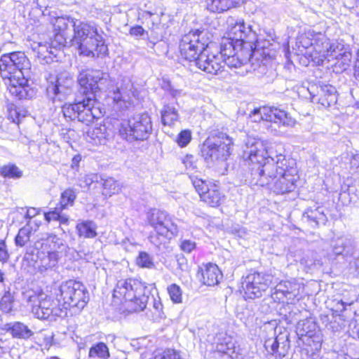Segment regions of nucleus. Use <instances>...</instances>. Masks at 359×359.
Masks as SVG:
<instances>
[{"label":"nucleus","instance_id":"obj_59","mask_svg":"<svg viewBox=\"0 0 359 359\" xmlns=\"http://www.w3.org/2000/svg\"><path fill=\"white\" fill-rule=\"evenodd\" d=\"M182 163L188 170H194L196 168L193 155L187 154L182 159Z\"/></svg>","mask_w":359,"mask_h":359},{"label":"nucleus","instance_id":"obj_36","mask_svg":"<svg viewBox=\"0 0 359 359\" xmlns=\"http://www.w3.org/2000/svg\"><path fill=\"white\" fill-rule=\"evenodd\" d=\"M76 229L79 237L86 238H93L97 236V225L92 221H83L79 223Z\"/></svg>","mask_w":359,"mask_h":359},{"label":"nucleus","instance_id":"obj_45","mask_svg":"<svg viewBox=\"0 0 359 359\" xmlns=\"http://www.w3.org/2000/svg\"><path fill=\"white\" fill-rule=\"evenodd\" d=\"M136 264L142 268L153 269L154 263L152 257L146 252H140L136 258Z\"/></svg>","mask_w":359,"mask_h":359},{"label":"nucleus","instance_id":"obj_62","mask_svg":"<svg viewBox=\"0 0 359 359\" xmlns=\"http://www.w3.org/2000/svg\"><path fill=\"white\" fill-rule=\"evenodd\" d=\"M354 76L356 79L359 80V49L356 53V58L354 65Z\"/></svg>","mask_w":359,"mask_h":359},{"label":"nucleus","instance_id":"obj_9","mask_svg":"<svg viewBox=\"0 0 359 359\" xmlns=\"http://www.w3.org/2000/svg\"><path fill=\"white\" fill-rule=\"evenodd\" d=\"M31 66L24 52L5 53L0 57V75L4 80L12 76H30Z\"/></svg>","mask_w":359,"mask_h":359},{"label":"nucleus","instance_id":"obj_8","mask_svg":"<svg viewBox=\"0 0 359 359\" xmlns=\"http://www.w3.org/2000/svg\"><path fill=\"white\" fill-rule=\"evenodd\" d=\"M232 143L226 134L217 132L201 146V154L207 161H224L231 155Z\"/></svg>","mask_w":359,"mask_h":359},{"label":"nucleus","instance_id":"obj_3","mask_svg":"<svg viewBox=\"0 0 359 359\" xmlns=\"http://www.w3.org/2000/svg\"><path fill=\"white\" fill-rule=\"evenodd\" d=\"M62 111L65 118L77 120L86 125L102 118L105 114L104 108L96 100L93 93L81 97L77 95L74 102L65 104Z\"/></svg>","mask_w":359,"mask_h":359},{"label":"nucleus","instance_id":"obj_42","mask_svg":"<svg viewBox=\"0 0 359 359\" xmlns=\"http://www.w3.org/2000/svg\"><path fill=\"white\" fill-rule=\"evenodd\" d=\"M104 194L111 196L118 194L121 191L120 184L112 177L104 180Z\"/></svg>","mask_w":359,"mask_h":359},{"label":"nucleus","instance_id":"obj_14","mask_svg":"<svg viewBox=\"0 0 359 359\" xmlns=\"http://www.w3.org/2000/svg\"><path fill=\"white\" fill-rule=\"evenodd\" d=\"M247 33L248 41L237 50L236 54L222 59V69L225 65L231 68H237L246 64L252 57L253 54L261 48L256 32L253 30H247Z\"/></svg>","mask_w":359,"mask_h":359},{"label":"nucleus","instance_id":"obj_32","mask_svg":"<svg viewBox=\"0 0 359 359\" xmlns=\"http://www.w3.org/2000/svg\"><path fill=\"white\" fill-rule=\"evenodd\" d=\"M317 324L312 318H307L298 322L297 333L300 337L312 338L317 331Z\"/></svg>","mask_w":359,"mask_h":359},{"label":"nucleus","instance_id":"obj_57","mask_svg":"<svg viewBox=\"0 0 359 359\" xmlns=\"http://www.w3.org/2000/svg\"><path fill=\"white\" fill-rule=\"evenodd\" d=\"M37 53L38 57L43 59L50 57V55H53L50 53V45L48 46L46 45L39 44Z\"/></svg>","mask_w":359,"mask_h":359},{"label":"nucleus","instance_id":"obj_41","mask_svg":"<svg viewBox=\"0 0 359 359\" xmlns=\"http://www.w3.org/2000/svg\"><path fill=\"white\" fill-rule=\"evenodd\" d=\"M179 118L177 111L175 107L165 105L161 110V121L163 125L172 126Z\"/></svg>","mask_w":359,"mask_h":359},{"label":"nucleus","instance_id":"obj_18","mask_svg":"<svg viewBox=\"0 0 359 359\" xmlns=\"http://www.w3.org/2000/svg\"><path fill=\"white\" fill-rule=\"evenodd\" d=\"M30 76H12L6 78V84L11 95L18 100L31 99L36 95L34 88L28 85Z\"/></svg>","mask_w":359,"mask_h":359},{"label":"nucleus","instance_id":"obj_10","mask_svg":"<svg viewBox=\"0 0 359 359\" xmlns=\"http://www.w3.org/2000/svg\"><path fill=\"white\" fill-rule=\"evenodd\" d=\"M209 43V33L206 30H192L182 37L180 43V54L185 60L193 63Z\"/></svg>","mask_w":359,"mask_h":359},{"label":"nucleus","instance_id":"obj_12","mask_svg":"<svg viewBox=\"0 0 359 359\" xmlns=\"http://www.w3.org/2000/svg\"><path fill=\"white\" fill-rule=\"evenodd\" d=\"M273 276L270 274L252 272L243 277L241 287L245 299H254L262 297L263 293L272 283Z\"/></svg>","mask_w":359,"mask_h":359},{"label":"nucleus","instance_id":"obj_7","mask_svg":"<svg viewBox=\"0 0 359 359\" xmlns=\"http://www.w3.org/2000/svg\"><path fill=\"white\" fill-rule=\"evenodd\" d=\"M152 121L147 113L134 115L127 122L121 124L119 129L121 137L128 142L144 141L152 133Z\"/></svg>","mask_w":359,"mask_h":359},{"label":"nucleus","instance_id":"obj_21","mask_svg":"<svg viewBox=\"0 0 359 359\" xmlns=\"http://www.w3.org/2000/svg\"><path fill=\"white\" fill-rule=\"evenodd\" d=\"M264 347L273 359H283L287 355L290 347L289 336L283 333L276 337L269 338L264 341Z\"/></svg>","mask_w":359,"mask_h":359},{"label":"nucleus","instance_id":"obj_34","mask_svg":"<svg viewBox=\"0 0 359 359\" xmlns=\"http://www.w3.org/2000/svg\"><path fill=\"white\" fill-rule=\"evenodd\" d=\"M37 259L40 261L41 266L46 269L55 266L57 263L58 254L55 251L38 250L36 252Z\"/></svg>","mask_w":359,"mask_h":359},{"label":"nucleus","instance_id":"obj_11","mask_svg":"<svg viewBox=\"0 0 359 359\" xmlns=\"http://www.w3.org/2000/svg\"><path fill=\"white\" fill-rule=\"evenodd\" d=\"M31 313L38 319L54 321L58 317L66 314L58 304L47 295L39 294L30 296Z\"/></svg>","mask_w":359,"mask_h":359},{"label":"nucleus","instance_id":"obj_55","mask_svg":"<svg viewBox=\"0 0 359 359\" xmlns=\"http://www.w3.org/2000/svg\"><path fill=\"white\" fill-rule=\"evenodd\" d=\"M152 302H153V308L155 310V313L158 317L162 318L163 315V304L161 303L160 297L155 298L151 297Z\"/></svg>","mask_w":359,"mask_h":359},{"label":"nucleus","instance_id":"obj_38","mask_svg":"<svg viewBox=\"0 0 359 359\" xmlns=\"http://www.w3.org/2000/svg\"><path fill=\"white\" fill-rule=\"evenodd\" d=\"M177 236V233H171V232L163 233L157 232L151 233L149 238L150 242L155 245L159 250L163 251L165 248L167 241L172 238Z\"/></svg>","mask_w":359,"mask_h":359},{"label":"nucleus","instance_id":"obj_44","mask_svg":"<svg viewBox=\"0 0 359 359\" xmlns=\"http://www.w3.org/2000/svg\"><path fill=\"white\" fill-rule=\"evenodd\" d=\"M14 297L9 290L5 292L0 300V309L6 313H10L13 307Z\"/></svg>","mask_w":359,"mask_h":359},{"label":"nucleus","instance_id":"obj_39","mask_svg":"<svg viewBox=\"0 0 359 359\" xmlns=\"http://www.w3.org/2000/svg\"><path fill=\"white\" fill-rule=\"evenodd\" d=\"M233 6V0H208L207 9L212 13H223Z\"/></svg>","mask_w":359,"mask_h":359},{"label":"nucleus","instance_id":"obj_27","mask_svg":"<svg viewBox=\"0 0 359 359\" xmlns=\"http://www.w3.org/2000/svg\"><path fill=\"white\" fill-rule=\"evenodd\" d=\"M318 102L325 107H328L337 102V95L335 87L331 85L320 86L318 91Z\"/></svg>","mask_w":359,"mask_h":359},{"label":"nucleus","instance_id":"obj_50","mask_svg":"<svg viewBox=\"0 0 359 359\" xmlns=\"http://www.w3.org/2000/svg\"><path fill=\"white\" fill-rule=\"evenodd\" d=\"M29 241V231L25 228L19 230L15 238L16 245L22 247Z\"/></svg>","mask_w":359,"mask_h":359},{"label":"nucleus","instance_id":"obj_47","mask_svg":"<svg viewBox=\"0 0 359 359\" xmlns=\"http://www.w3.org/2000/svg\"><path fill=\"white\" fill-rule=\"evenodd\" d=\"M348 47H345L343 44L340 43H331V46L327 54V60L335 59L336 60L342 55L345 50H348Z\"/></svg>","mask_w":359,"mask_h":359},{"label":"nucleus","instance_id":"obj_20","mask_svg":"<svg viewBox=\"0 0 359 359\" xmlns=\"http://www.w3.org/2000/svg\"><path fill=\"white\" fill-rule=\"evenodd\" d=\"M330 46V40L324 34H316L312 50H306L305 57L317 65H321L327 57Z\"/></svg>","mask_w":359,"mask_h":359},{"label":"nucleus","instance_id":"obj_17","mask_svg":"<svg viewBox=\"0 0 359 359\" xmlns=\"http://www.w3.org/2000/svg\"><path fill=\"white\" fill-rule=\"evenodd\" d=\"M149 224L157 232L178 233V226L172 217L166 212L154 209L147 215Z\"/></svg>","mask_w":359,"mask_h":359},{"label":"nucleus","instance_id":"obj_31","mask_svg":"<svg viewBox=\"0 0 359 359\" xmlns=\"http://www.w3.org/2000/svg\"><path fill=\"white\" fill-rule=\"evenodd\" d=\"M315 34L310 31L299 34L296 40L295 46L298 50V54L305 56L306 50H311L314 43Z\"/></svg>","mask_w":359,"mask_h":359},{"label":"nucleus","instance_id":"obj_22","mask_svg":"<svg viewBox=\"0 0 359 359\" xmlns=\"http://www.w3.org/2000/svg\"><path fill=\"white\" fill-rule=\"evenodd\" d=\"M63 83L62 79L58 77L56 79L55 83H50L47 86L46 94L53 103L62 102L71 94L72 79H67L65 83Z\"/></svg>","mask_w":359,"mask_h":359},{"label":"nucleus","instance_id":"obj_24","mask_svg":"<svg viewBox=\"0 0 359 359\" xmlns=\"http://www.w3.org/2000/svg\"><path fill=\"white\" fill-rule=\"evenodd\" d=\"M201 278L200 280L204 285L215 286L222 278V273L216 264L209 263L201 269Z\"/></svg>","mask_w":359,"mask_h":359},{"label":"nucleus","instance_id":"obj_61","mask_svg":"<svg viewBox=\"0 0 359 359\" xmlns=\"http://www.w3.org/2000/svg\"><path fill=\"white\" fill-rule=\"evenodd\" d=\"M96 135L100 138H107L109 135L107 134V128L105 126H100L95 129Z\"/></svg>","mask_w":359,"mask_h":359},{"label":"nucleus","instance_id":"obj_54","mask_svg":"<svg viewBox=\"0 0 359 359\" xmlns=\"http://www.w3.org/2000/svg\"><path fill=\"white\" fill-rule=\"evenodd\" d=\"M162 88L168 92L172 97H177L180 96L182 90L180 89L175 88L170 81L164 82Z\"/></svg>","mask_w":359,"mask_h":359},{"label":"nucleus","instance_id":"obj_4","mask_svg":"<svg viewBox=\"0 0 359 359\" xmlns=\"http://www.w3.org/2000/svg\"><path fill=\"white\" fill-rule=\"evenodd\" d=\"M147 287L137 279L128 278L117 283L114 290V298L123 300L130 311H142L146 306L149 297L146 294Z\"/></svg>","mask_w":359,"mask_h":359},{"label":"nucleus","instance_id":"obj_19","mask_svg":"<svg viewBox=\"0 0 359 359\" xmlns=\"http://www.w3.org/2000/svg\"><path fill=\"white\" fill-rule=\"evenodd\" d=\"M192 64L201 70L211 74H217L222 69V57L217 53H211L208 45L201 54H198Z\"/></svg>","mask_w":359,"mask_h":359},{"label":"nucleus","instance_id":"obj_25","mask_svg":"<svg viewBox=\"0 0 359 359\" xmlns=\"http://www.w3.org/2000/svg\"><path fill=\"white\" fill-rule=\"evenodd\" d=\"M302 221L307 223L311 227L316 228L320 224H325L327 221V217L320 207L315 209L307 208L303 213Z\"/></svg>","mask_w":359,"mask_h":359},{"label":"nucleus","instance_id":"obj_46","mask_svg":"<svg viewBox=\"0 0 359 359\" xmlns=\"http://www.w3.org/2000/svg\"><path fill=\"white\" fill-rule=\"evenodd\" d=\"M0 173L2 176L9 178H20L22 175V171L13 164L4 166Z\"/></svg>","mask_w":359,"mask_h":359},{"label":"nucleus","instance_id":"obj_51","mask_svg":"<svg viewBox=\"0 0 359 359\" xmlns=\"http://www.w3.org/2000/svg\"><path fill=\"white\" fill-rule=\"evenodd\" d=\"M191 140V133L189 130L180 132L177 137L176 142L181 147H186Z\"/></svg>","mask_w":359,"mask_h":359},{"label":"nucleus","instance_id":"obj_60","mask_svg":"<svg viewBox=\"0 0 359 359\" xmlns=\"http://www.w3.org/2000/svg\"><path fill=\"white\" fill-rule=\"evenodd\" d=\"M144 29H143V27L142 26H140V25L133 27L130 29V34L132 36H142L144 34Z\"/></svg>","mask_w":359,"mask_h":359},{"label":"nucleus","instance_id":"obj_23","mask_svg":"<svg viewBox=\"0 0 359 359\" xmlns=\"http://www.w3.org/2000/svg\"><path fill=\"white\" fill-rule=\"evenodd\" d=\"M133 88L131 81L129 79H124L120 86L113 90L111 97L116 103L122 101L130 104L132 97L135 96Z\"/></svg>","mask_w":359,"mask_h":359},{"label":"nucleus","instance_id":"obj_48","mask_svg":"<svg viewBox=\"0 0 359 359\" xmlns=\"http://www.w3.org/2000/svg\"><path fill=\"white\" fill-rule=\"evenodd\" d=\"M190 179L193 186L198 193L200 198H201L202 194H205L210 188V184H207L206 181L202 179L198 178L197 177H190Z\"/></svg>","mask_w":359,"mask_h":359},{"label":"nucleus","instance_id":"obj_13","mask_svg":"<svg viewBox=\"0 0 359 359\" xmlns=\"http://www.w3.org/2000/svg\"><path fill=\"white\" fill-rule=\"evenodd\" d=\"M78 83L80 85L79 93L86 96L107 89L109 75L100 71H83L78 76Z\"/></svg>","mask_w":359,"mask_h":359},{"label":"nucleus","instance_id":"obj_58","mask_svg":"<svg viewBox=\"0 0 359 359\" xmlns=\"http://www.w3.org/2000/svg\"><path fill=\"white\" fill-rule=\"evenodd\" d=\"M7 247L4 241H0V262L5 263L9 259Z\"/></svg>","mask_w":359,"mask_h":359},{"label":"nucleus","instance_id":"obj_5","mask_svg":"<svg viewBox=\"0 0 359 359\" xmlns=\"http://www.w3.org/2000/svg\"><path fill=\"white\" fill-rule=\"evenodd\" d=\"M57 302L72 313H79L87 305L90 297L86 287L81 283L69 280L62 283L56 294Z\"/></svg>","mask_w":359,"mask_h":359},{"label":"nucleus","instance_id":"obj_64","mask_svg":"<svg viewBox=\"0 0 359 359\" xmlns=\"http://www.w3.org/2000/svg\"><path fill=\"white\" fill-rule=\"evenodd\" d=\"M350 265L359 273V255L354 259L353 262H350Z\"/></svg>","mask_w":359,"mask_h":359},{"label":"nucleus","instance_id":"obj_30","mask_svg":"<svg viewBox=\"0 0 359 359\" xmlns=\"http://www.w3.org/2000/svg\"><path fill=\"white\" fill-rule=\"evenodd\" d=\"M275 290L276 294L280 293L287 300H292L299 294V285L294 281L285 280L279 283Z\"/></svg>","mask_w":359,"mask_h":359},{"label":"nucleus","instance_id":"obj_33","mask_svg":"<svg viewBox=\"0 0 359 359\" xmlns=\"http://www.w3.org/2000/svg\"><path fill=\"white\" fill-rule=\"evenodd\" d=\"M78 20H74L69 17H58L55 19L53 24L54 31L65 34H69L70 28L73 27L74 31V25L77 24Z\"/></svg>","mask_w":359,"mask_h":359},{"label":"nucleus","instance_id":"obj_16","mask_svg":"<svg viewBox=\"0 0 359 359\" xmlns=\"http://www.w3.org/2000/svg\"><path fill=\"white\" fill-rule=\"evenodd\" d=\"M290 168L287 169H279L276 177L266 186L277 194H285L293 191L297 187V182L299 179L297 170L294 166V172H292Z\"/></svg>","mask_w":359,"mask_h":359},{"label":"nucleus","instance_id":"obj_63","mask_svg":"<svg viewBox=\"0 0 359 359\" xmlns=\"http://www.w3.org/2000/svg\"><path fill=\"white\" fill-rule=\"evenodd\" d=\"M39 214V210L35 208H29L25 215L27 219H32Z\"/></svg>","mask_w":359,"mask_h":359},{"label":"nucleus","instance_id":"obj_1","mask_svg":"<svg viewBox=\"0 0 359 359\" xmlns=\"http://www.w3.org/2000/svg\"><path fill=\"white\" fill-rule=\"evenodd\" d=\"M243 154L244 165L248 167L255 184L261 187L269 184L279 169L290 168L294 172L296 161L285 154L281 144H273L266 147L260 140H248Z\"/></svg>","mask_w":359,"mask_h":359},{"label":"nucleus","instance_id":"obj_26","mask_svg":"<svg viewBox=\"0 0 359 359\" xmlns=\"http://www.w3.org/2000/svg\"><path fill=\"white\" fill-rule=\"evenodd\" d=\"M201 199L211 207H218L224 201L225 196L217 185L212 184L206 193L201 195Z\"/></svg>","mask_w":359,"mask_h":359},{"label":"nucleus","instance_id":"obj_15","mask_svg":"<svg viewBox=\"0 0 359 359\" xmlns=\"http://www.w3.org/2000/svg\"><path fill=\"white\" fill-rule=\"evenodd\" d=\"M250 116L254 117L255 122L259 120L274 122L280 126L285 127H294L296 121L292 118L285 111L275 107H264L253 109Z\"/></svg>","mask_w":359,"mask_h":359},{"label":"nucleus","instance_id":"obj_40","mask_svg":"<svg viewBox=\"0 0 359 359\" xmlns=\"http://www.w3.org/2000/svg\"><path fill=\"white\" fill-rule=\"evenodd\" d=\"M214 340L216 351L219 353L229 354V351L233 348L230 337L224 333L217 334Z\"/></svg>","mask_w":359,"mask_h":359},{"label":"nucleus","instance_id":"obj_2","mask_svg":"<svg viewBox=\"0 0 359 359\" xmlns=\"http://www.w3.org/2000/svg\"><path fill=\"white\" fill-rule=\"evenodd\" d=\"M69 43L78 50L79 55L103 57L108 54V47L97 26L79 20L74 25V35Z\"/></svg>","mask_w":359,"mask_h":359},{"label":"nucleus","instance_id":"obj_56","mask_svg":"<svg viewBox=\"0 0 359 359\" xmlns=\"http://www.w3.org/2000/svg\"><path fill=\"white\" fill-rule=\"evenodd\" d=\"M61 211L60 207L55 208L54 210L45 212L44 218L48 222H50V221H57Z\"/></svg>","mask_w":359,"mask_h":359},{"label":"nucleus","instance_id":"obj_53","mask_svg":"<svg viewBox=\"0 0 359 359\" xmlns=\"http://www.w3.org/2000/svg\"><path fill=\"white\" fill-rule=\"evenodd\" d=\"M180 247L183 252L191 253L196 248V243L189 239H182Z\"/></svg>","mask_w":359,"mask_h":359},{"label":"nucleus","instance_id":"obj_49","mask_svg":"<svg viewBox=\"0 0 359 359\" xmlns=\"http://www.w3.org/2000/svg\"><path fill=\"white\" fill-rule=\"evenodd\" d=\"M168 292L174 303L182 302V290L177 285L173 283L168 287Z\"/></svg>","mask_w":359,"mask_h":359},{"label":"nucleus","instance_id":"obj_6","mask_svg":"<svg viewBox=\"0 0 359 359\" xmlns=\"http://www.w3.org/2000/svg\"><path fill=\"white\" fill-rule=\"evenodd\" d=\"M227 22L229 27L228 38L222 42L220 52L217 53L223 60L236 54L237 50L243 48L248 41L247 30H252V26L246 24L243 20L230 18Z\"/></svg>","mask_w":359,"mask_h":359},{"label":"nucleus","instance_id":"obj_43","mask_svg":"<svg viewBox=\"0 0 359 359\" xmlns=\"http://www.w3.org/2000/svg\"><path fill=\"white\" fill-rule=\"evenodd\" d=\"M76 198V192L72 189H67L65 190L61 195L60 198V210L65 209L67 205H73L74 202Z\"/></svg>","mask_w":359,"mask_h":359},{"label":"nucleus","instance_id":"obj_35","mask_svg":"<svg viewBox=\"0 0 359 359\" xmlns=\"http://www.w3.org/2000/svg\"><path fill=\"white\" fill-rule=\"evenodd\" d=\"M70 34H65L55 32L54 37L51 39L50 43V53L55 57L57 55V50L66 46L69 43Z\"/></svg>","mask_w":359,"mask_h":359},{"label":"nucleus","instance_id":"obj_29","mask_svg":"<svg viewBox=\"0 0 359 359\" xmlns=\"http://www.w3.org/2000/svg\"><path fill=\"white\" fill-rule=\"evenodd\" d=\"M332 252L336 256H342L347 259L351 257L355 251V246L353 242L348 238H340L337 240L332 247Z\"/></svg>","mask_w":359,"mask_h":359},{"label":"nucleus","instance_id":"obj_52","mask_svg":"<svg viewBox=\"0 0 359 359\" xmlns=\"http://www.w3.org/2000/svg\"><path fill=\"white\" fill-rule=\"evenodd\" d=\"M352 58L351 53L348 50H345L344 52L342 53V55L337 60L336 64L339 65H342V68L346 69L348 67H349Z\"/></svg>","mask_w":359,"mask_h":359},{"label":"nucleus","instance_id":"obj_28","mask_svg":"<svg viewBox=\"0 0 359 359\" xmlns=\"http://www.w3.org/2000/svg\"><path fill=\"white\" fill-rule=\"evenodd\" d=\"M4 330L9 332L13 338L29 339L32 336V331L28 327L20 322H13L4 325Z\"/></svg>","mask_w":359,"mask_h":359},{"label":"nucleus","instance_id":"obj_37","mask_svg":"<svg viewBox=\"0 0 359 359\" xmlns=\"http://www.w3.org/2000/svg\"><path fill=\"white\" fill-rule=\"evenodd\" d=\"M110 356L108 346L104 342H97L89 349L88 359H108Z\"/></svg>","mask_w":359,"mask_h":359}]
</instances>
